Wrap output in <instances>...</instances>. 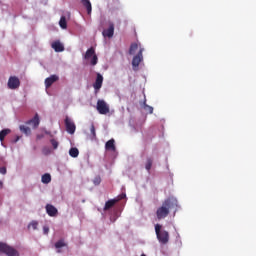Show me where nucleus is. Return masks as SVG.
Returning <instances> with one entry per match:
<instances>
[{"label":"nucleus","mask_w":256,"mask_h":256,"mask_svg":"<svg viewBox=\"0 0 256 256\" xmlns=\"http://www.w3.org/2000/svg\"><path fill=\"white\" fill-rule=\"evenodd\" d=\"M59 26L61 29H67V18L65 16H61Z\"/></svg>","instance_id":"obj_21"},{"label":"nucleus","mask_w":256,"mask_h":256,"mask_svg":"<svg viewBox=\"0 0 256 256\" xmlns=\"http://www.w3.org/2000/svg\"><path fill=\"white\" fill-rule=\"evenodd\" d=\"M0 174L1 175H6L7 174V168L6 167H1L0 168Z\"/></svg>","instance_id":"obj_30"},{"label":"nucleus","mask_w":256,"mask_h":256,"mask_svg":"<svg viewBox=\"0 0 256 256\" xmlns=\"http://www.w3.org/2000/svg\"><path fill=\"white\" fill-rule=\"evenodd\" d=\"M83 7H85V9L87 10V14L91 15V12L93 11V7L91 5V1L89 0H82L81 1Z\"/></svg>","instance_id":"obj_16"},{"label":"nucleus","mask_w":256,"mask_h":256,"mask_svg":"<svg viewBox=\"0 0 256 256\" xmlns=\"http://www.w3.org/2000/svg\"><path fill=\"white\" fill-rule=\"evenodd\" d=\"M177 207H179V202L176 198L170 197L165 199L162 202V205L156 210V217L158 221H161V219H166V217L169 216V213H171L172 209H174V213H177Z\"/></svg>","instance_id":"obj_1"},{"label":"nucleus","mask_w":256,"mask_h":256,"mask_svg":"<svg viewBox=\"0 0 256 256\" xmlns=\"http://www.w3.org/2000/svg\"><path fill=\"white\" fill-rule=\"evenodd\" d=\"M0 253H4L7 256H19V252L15 248L3 242H0Z\"/></svg>","instance_id":"obj_3"},{"label":"nucleus","mask_w":256,"mask_h":256,"mask_svg":"<svg viewBox=\"0 0 256 256\" xmlns=\"http://www.w3.org/2000/svg\"><path fill=\"white\" fill-rule=\"evenodd\" d=\"M45 134L50 135V137H52L51 132H49V131H45Z\"/></svg>","instance_id":"obj_35"},{"label":"nucleus","mask_w":256,"mask_h":256,"mask_svg":"<svg viewBox=\"0 0 256 256\" xmlns=\"http://www.w3.org/2000/svg\"><path fill=\"white\" fill-rule=\"evenodd\" d=\"M45 136L44 135H37V139H43Z\"/></svg>","instance_id":"obj_34"},{"label":"nucleus","mask_w":256,"mask_h":256,"mask_svg":"<svg viewBox=\"0 0 256 256\" xmlns=\"http://www.w3.org/2000/svg\"><path fill=\"white\" fill-rule=\"evenodd\" d=\"M58 80H59V77L56 74H53L50 77L46 78L44 82L46 89H49V87H51L53 83H57Z\"/></svg>","instance_id":"obj_12"},{"label":"nucleus","mask_w":256,"mask_h":256,"mask_svg":"<svg viewBox=\"0 0 256 256\" xmlns=\"http://www.w3.org/2000/svg\"><path fill=\"white\" fill-rule=\"evenodd\" d=\"M64 123L67 133H69L70 135L75 134V131L77 129V126H75V122H73V120H71L69 117H66Z\"/></svg>","instance_id":"obj_7"},{"label":"nucleus","mask_w":256,"mask_h":256,"mask_svg":"<svg viewBox=\"0 0 256 256\" xmlns=\"http://www.w3.org/2000/svg\"><path fill=\"white\" fill-rule=\"evenodd\" d=\"M43 233H44V235H49V228H48V226H44L43 227Z\"/></svg>","instance_id":"obj_32"},{"label":"nucleus","mask_w":256,"mask_h":256,"mask_svg":"<svg viewBox=\"0 0 256 256\" xmlns=\"http://www.w3.org/2000/svg\"><path fill=\"white\" fill-rule=\"evenodd\" d=\"M106 151H117V147L115 146V139H110L105 144Z\"/></svg>","instance_id":"obj_15"},{"label":"nucleus","mask_w":256,"mask_h":256,"mask_svg":"<svg viewBox=\"0 0 256 256\" xmlns=\"http://www.w3.org/2000/svg\"><path fill=\"white\" fill-rule=\"evenodd\" d=\"M144 110H146V112L150 115L153 114V107L147 105V100L144 101Z\"/></svg>","instance_id":"obj_27"},{"label":"nucleus","mask_w":256,"mask_h":256,"mask_svg":"<svg viewBox=\"0 0 256 256\" xmlns=\"http://www.w3.org/2000/svg\"><path fill=\"white\" fill-rule=\"evenodd\" d=\"M62 247H67V243H65L64 240H59L58 242L55 243L56 249H61Z\"/></svg>","instance_id":"obj_26"},{"label":"nucleus","mask_w":256,"mask_h":256,"mask_svg":"<svg viewBox=\"0 0 256 256\" xmlns=\"http://www.w3.org/2000/svg\"><path fill=\"white\" fill-rule=\"evenodd\" d=\"M103 37H108L109 39H111V37H113V35H115V24L110 23L109 24V28L104 30L102 32Z\"/></svg>","instance_id":"obj_11"},{"label":"nucleus","mask_w":256,"mask_h":256,"mask_svg":"<svg viewBox=\"0 0 256 256\" xmlns=\"http://www.w3.org/2000/svg\"><path fill=\"white\" fill-rule=\"evenodd\" d=\"M125 197H127V195H125V194H120V195L118 196V199H116V201H121V199H125Z\"/></svg>","instance_id":"obj_33"},{"label":"nucleus","mask_w":256,"mask_h":256,"mask_svg":"<svg viewBox=\"0 0 256 256\" xmlns=\"http://www.w3.org/2000/svg\"><path fill=\"white\" fill-rule=\"evenodd\" d=\"M0 189H3V182L0 180Z\"/></svg>","instance_id":"obj_37"},{"label":"nucleus","mask_w":256,"mask_h":256,"mask_svg":"<svg viewBox=\"0 0 256 256\" xmlns=\"http://www.w3.org/2000/svg\"><path fill=\"white\" fill-rule=\"evenodd\" d=\"M50 143H51L53 149H57L59 147V142L55 139H51Z\"/></svg>","instance_id":"obj_29"},{"label":"nucleus","mask_w":256,"mask_h":256,"mask_svg":"<svg viewBox=\"0 0 256 256\" xmlns=\"http://www.w3.org/2000/svg\"><path fill=\"white\" fill-rule=\"evenodd\" d=\"M137 49H139V45H137V43L131 44L129 49V55H135V52L137 51Z\"/></svg>","instance_id":"obj_23"},{"label":"nucleus","mask_w":256,"mask_h":256,"mask_svg":"<svg viewBox=\"0 0 256 256\" xmlns=\"http://www.w3.org/2000/svg\"><path fill=\"white\" fill-rule=\"evenodd\" d=\"M143 48H140L139 52L137 53L136 56L133 57L132 59V67L135 70H137V67L141 64V61H143Z\"/></svg>","instance_id":"obj_6"},{"label":"nucleus","mask_w":256,"mask_h":256,"mask_svg":"<svg viewBox=\"0 0 256 256\" xmlns=\"http://www.w3.org/2000/svg\"><path fill=\"white\" fill-rule=\"evenodd\" d=\"M100 183H101V178L100 177H96L94 179V185H100Z\"/></svg>","instance_id":"obj_31"},{"label":"nucleus","mask_w":256,"mask_h":256,"mask_svg":"<svg viewBox=\"0 0 256 256\" xmlns=\"http://www.w3.org/2000/svg\"><path fill=\"white\" fill-rule=\"evenodd\" d=\"M20 137L17 136V138L14 140V143H17V141H19Z\"/></svg>","instance_id":"obj_36"},{"label":"nucleus","mask_w":256,"mask_h":256,"mask_svg":"<svg viewBox=\"0 0 256 256\" xmlns=\"http://www.w3.org/2000/svg\"><path fill=\"white\" fill-rule=\"evenodd\" d=\"M39 123V114H35V116L32 119L26 122V125H31L33 129H37V127H39Z\"/></svg>","instance_id":"obj_14"},{"label":"nucleus","mask_w":256,"mask_h":256,"mask_svg":"<svg viewBox=\"0 0 256 256\" xmlns=\"http://www.w3.org/2000/svg\"><path fill=\"white\" fill-rule=\"evenodd\" d=\"M151 167H153V158L148 157L146 159V163H145V169H146V171H148V173H149V171H151Z\"/></svg>","instance_id":"obj_20"},{"label":"nucleus","mask_w":256,"mask_h":256,"mask_svg":"<svg viewBox=\"0 0 256 256\" xmlns=\"http://www.w3.org/2000/svg\"><path fill=\"white\" fill-rule=\"evenodd\" d=\"M39 226V222L33 220L28 224V229L32 227L34 231H37V227Z\"/></svg>","instance_id":"obj_28"},{"label":"nucleus","mask_w":256,"mask_h":256,"mask_svg":"<svg viewBox=\"0 0 256 256\" xmlns=\"http://www.w3.org/2000/svg\"><path fill=\"white\" fill-rule=\"evenodd\" d=\"M42 183H51V174L42 175Z\"/></svg>","instance_id":"obj_25"},{"label":"nucleus","mask_w":256,"mask_h":256,"mask_svg":"<svg viewBox=\"0 0 256 256\" xmlns=\"http://www.w3.org/2000/svg\"><path fill=\"white\" fill-rule=\"evenodd\" d=\"M57 252H58V253H61V250H58Z\"/></svg>","instance_id":"obj_38"},{"label":"nucleus","mask_w":256,"mask_h":256,"mask_svg":"<svg viewBox=\"0 0 256 256\" xmlns=\"http://www.w3.org/2000/svg\"><path fill=\"white\" fill-rule=\"evenodd\" d=\"M162 226L161 224H156L155 225V233L157 236V239L159 243L162 245H167L169 243V232L167 230H161Z\"/></svg>","instance_id":"obj_2"},{"label":"nucleus","mask_w":256,"mask_h":256,"mask_svg":"<svg viewBox=\"0 0 256 256\" xmlns=\"http://www.w3.org/2000/svg\"><path fill=\"white\" fill-rule=\"evenodd\" d=\"M20 131H21V133H24V135H30L31 134V128H29L25 125L20 126Z\"/></svg>","instance_id":"obj_24"},{"label":"nucleus","mask_w":256,"mask_h":256,"mask_svg":"<svg viewBox=\"0 0 256 256\" xmlns=\"http://www.w3.org/2000/svg\"><path fill=\"white\" fill-rule=\"evenodd\" d=\"M119 200L117 199H111V200H108L106 203H105V206H104V211H109V209H111L116 203H118Z\"/></svg>","instance_id":"obj_17"},{"label":"nucleus","mask_w":256,"mask_h":256,"mask_svg":"<svg viewBox=\"0 0 256 256\" xmlns=\"http://www.w3.org/2000/svg\"><path fill=\"white\" fill-rule=\"evenodd\" d=\"M9 133H11V129L9 128H6L0 131V141L1 142L5 141V138L7 137V135H9Z\"/></svg>","instance_id":"obj_19"},{"label":"nucleus","mask_w":256,"mask_h":256,"mask_svg":"<svg viewBox=\"0 0 256 256\" xmlns=\"http://www.w3.org/2000/svg\"><path fill=\"white\" fill-rule=\"evenodd\" d=\"M101 87H103V75H101V73H97L96 80L93 84L95 93H99Z\"/></svg>","instance_id":"obj_9"},{"label":"nucleus","mask_w":256,"mask_h":256,"mask_svg":"<svg viewBox=\"0 0 256 256\" xmlns=\"http://www.w3.org/2000/svg\"><path fill=\"white\" fill-rule=\"evenodd\" d=\"M51 47L56 53H63L65 51V46L60 41L53 42Z\"/></svg>","instance_id":"obj_13"},{"label":"nucleus","mask_w":256,"mask_h":256,"mask_svg":"<svg viewBox=\"0 0 256 256\" xmlns=\"http://www.w3.org/2000/svg\"><path fill=\"white\" fill-rule=\"evenodd\" d=\"M96 109L100 115H107V113L110 111L109 104H107L105 100H98Z\"/></svg>","instance_id":"obj_5"},{"label":"nucleus","mask_w":256,"mask_h":256,"mask_svg":"<svg viewBox=\"0 0 256 256\" xmlns=\"http://www.w3.org/2000/svg\"><path fill=\"white\" fill-rule=\"evenodd\" d=\"M21 85V81L17 76H11L8 80V88L9 89H19Z\"/></svg>","instance_id":"obj_8"},{"label":"nucleus","mask_w":256,"mask_h":256,"mask_svg":"<svg viewBox=\"0 0 256 256\" xmlns=\"http://www.w3.org/2000/svg\"><path fill=\"white\" fill-rule=\"evenodd\" d=\"M69 155H70V157H73L74 159L75 158H77V157H79V149H77V148H71L70 150H69Z\"/></svg>","instance_id":"obj_22"},{"label":"nucleus","mask_w":256,"mask_h":256,"mask_svg":"<svg viewBox=\"0 0 256 256\" xmlns=\"http://www.w3.org/2000/svg\"><path fill=\"white\" fill-rule=\"evenodd\" d=\"M89 139H91V141H94V139H97V133L95 131V125L91 124L90 126V134L88 135Z\"/></svg>","instance_id":"obj_18"},{"label":"nucleus","mask_w":256,"mask_h":256,"mask_svg":"<svg viewBox=\"0 0 256 256\" xmlns=\"http://www.w3.org/2000/svg\"><path fill=\"white\" fill-rule=\"evenodd\" d=\"M45 209H46V213H47V215H49V217H57V215L59 214V210H57V208L55 206H53L52 204H47Z\"/></svg>","instance_id":"obj_10"},{"label":"nucleus","mask_w":256,"mask_h":256,"mask_svg":"<svg viewBox=\"0 0 256 256\" xmlns=\"http://www.w3.org/2000/svg\"><path fill=\"white\" fill-rule=\"evenodd\" d=\"M84 59L86 61H89V59H91L90 65H93V66L97 65V63L99 62V58L97 57V54H95V48L93 47L89 48L84 55Z\"/></svg>","instance_id":"obj_4"}]
</instances>
